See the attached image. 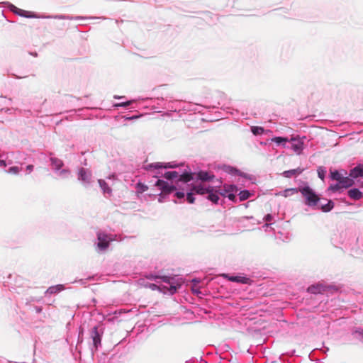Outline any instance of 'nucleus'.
Listing matches in <instances>:
<instances>
[{
	"instance_id": "obj_1",
	"label": "nucleus",
	"mask_w": 363,
	"mask_h": 363,
	"mask_svg": "<svg viewBox=\"0 0 363 363\" xmlns=\"http://www.w3.org/2000/svg\"><path fill=\"white\" fill-rule=\"evenodd\" d=\"M299 192L305 198L306 205L313 207L318 204L320 198L310 186L299 188Z\"/></svg>"
},
{
	"instance_id": "obj_2",
	"label": "nucleus",
	"mask_w": 363,
	"mask_h": 363,
	"mask_svg": "<svg viewBox=\"0 0 363 363\" xmlns=\"http://www.w3.org/2000/svg\"><path fill=\"white\" fill-rule=\"evenodd\" d=\"M346 175V172H345L344 174H342L340 172L337 170L330 171V178L333 180L338 182V183L345 189L352 186L354 184V180Z\"/></svg>"
},
{
	"instance_id": "obj_3",
	"label": "nucleus",
	"mask_w": 363,
	"mask_h": 363,
	"mask_svg": "<svg viewBox=\"0 0 363 363\" xmlns=\"http://www.w3.org/2000/svg\"><path fill=\"white\" fill-rule=\"evenodd\" d=\"M98 244L97 246L101 250H106L112 238L107 234L99 232L97 233Z\"/></svg>"
},
{
	"instance_id": "obj_4",
	"label": "nucleus",
	"mask_w": 363,
	"mask_h": 363,
	"mask_svg": "<svg viewBox=\"0 0 363 363\" xmlns=\"http://www.w3.org/2000/svg\"><path fill=\"white\" fill-rule=\"evenodd\" d=\"M155 186H158L159 189L162 191V193L160 194L161 197L163 195L166 196L167 194H170L176 189L174 186L169 185L167 182L161 179H158L156 182Z\"/></svg>"
},
{
	"instance_id": "obj_5",
	"label": "nucleus",
	"mask_w": 363,
	"mask_h": 363,
	"mask_svg": "<svg viewBox=\"0 0 363 363\" xmlns=\"http://www.w3.org/2000/svg\"><path fill=\"white\" fill-rule=\"evenodd\" d=\"M213 190V186L210 185H206L204 183H200L199 184H194L191 186V191L195 194L204 195L211 193V191Z\"/></svg>"
},
{
	"instance_id": "obj_6",
	"label": "nucleus",
	"mask_w": 363,
	"mask_h": 363,
	"mask_svg": "<svg viewBox=\"0 0 363 363\" xmlns=\"http://www.w3.org/2000/svg\"><path fill=\"white\" fill-rule=\"evenodd\" d=\"M195 174L196 175L197 179L201 180L203 183L204 182L211 181L214 178V175L213 174L206 171H200Z\"/></svg>"
},
{
	"instance_id": "obj_7",
	"label": "nucleus",
	"mask_w": 363,
	"mask_h": 363,
	"mask_svg": "<svg viewBox=\"0 0 363 363\" xmlns=\"http://www.w3.org/2000/svg\"><path fill=\"white\" fill-rule=\"evenodd\" d=\"M350 178L356 179L363 176V167L362 165H357L354 168L352 169L350 172Z\"/></svg>"
},
{
	"instance_id": "obj_8",
	"label": "nucleus",
	"mask_w": 363,
	"mask_h": 363,
	"mask_svg": "<svg viewBox=\"0 0 363 363\" xmlns=\"http://www.w3.org/2000/svg\"><path fill=\"white\" fill-rule=\"evenodd\" d=\"M78 174L79 179L86 182H89L91 177V172L84 168L79 169Z\"/></svg>"
},
{
	"instance_id": "obj_9",
	"label": "nucleus",
	"mask_w": 363,
	"mask_h": 363,
	"mask_svg": "<svg viewBox=\"0 0 363 363\" xmlns=\"http://www.w3.org/2000/svg\"><path fill=\"white\" fill-rule=\"evenodd\" d=\"M291 147L296 152H297L298 154H300L301 150H303V142H301L299 140L292 138L291 139Z\"/></svg>"
},
{
	"instance_id": "obj_10",
	"label": "nucleus",
	"mask_w": 363,
	"mask_h": 363,
	"mask_svg": "<svg viewBox=\"0 0 363 363\" xmlns=\"http://www.w3.org/2000/svg\"><path fill=\"white\" fill-rule=\"evenodd\" d=\"M324 291L325 286L322 284L312 285L308 288V291L314 294H321Z\"/></svg>"
},
{
	"instance_id": "obj_11",
	"label": "nucleus",
	"mask_w": 363,
	"mask_h": 363,
	"mask_svg": "<svg viewBox=\"0 0 363 363\" xmlns=\"http://www.w3.org/2000/svg\"><path fill=\"white\" fill-rule=\"evenodd\" d=\"M348 196L354 200H359L362 197V193L358 189H352L348 191Z\"/></svg>"
},
{
	"instance_id": "obj_12",
	"label": "nucleus",
	"mask_w": 363,
	"mask_h": 363,
	"mask_svg": "<svg viewBox=\"0 0 363 363\" xmlns=\"http://www.w3.org/2000/svg\"><path fill=\"white\" fill-rule=\"evenodd\" d=\"M64 289V286L62 284H58L56 286H52L49 287L46 291V294H55L60 292Z\"/></svg>"
},
{
	"instance_id": "obj_13",
	"label": "nucleus",
	"mask_w": 363,
	"mask_h": 363,
	"mask_svg": "<svg viewBox=\"0 0 363 363\" xmlns=\"http://www.w3.org/2000/svg\"><path fill=\"white\" fill-rule=\"evenodd\" d=\"M92 337L94 345L96 347H97L98 345L101 343V337L96 327H94L92 330Z\"/></svg>"
},
{
	"instance_id": "obj_14",
	"label": "nucleus",
	"mask_w": 363,
	"mask_h": 363,
	"mask_svg": "<svg viewBox=\"0 0 363 363\" xmlns=\"http://www.w3.org/2000/svg\"><path fill=\"white\" fill-rule=\"evenodd\" d=\"M207 199L209 201H211V202H213V203H216V204L218 203L220 198L217 194V191L215 189L214 187H213V190L211 191V193L208 194Z\"/></svg>"
},
{
	"instance_id": "obj_15",
	"label": "nucleus",
	"mask_w": 363,
	"mask_h": 363,
	"mask_svg": "<svg viewBox=\"0 0 363 363\" xmlns=\"http://www.w3.org/2000/svg\"><path fill=\"white\" fill-rule=\"evenodd\" d=\"M194 174L188 173V172L183 173L181 175L179 174L178 181L182 182L184 183H187L194 179V177H193Z\"/></svg>"
},
{
	"instance_id": "obj_16",
	"label": "nucleus",
	"mask_w": 363,
	"mask_h": 363,
	"mask_svg": "<svg viewBox=\"0 0 363 363\" xmlns=\"http://www.w3.org/2000/svg\"><path fill=\"white\" fill-rule=\"evenodd\" d=\"M223 277H227L229 281L238 282V283L246 284L248 280L247 278L242 277H229L227 274H223Z\"/></svg>"
},
{
	"instance_id": "obj_17",
	"label": "nucleus",
	"mask_w": 363,
	"mask_h": 363,
	"mask_svg": "<svg viewBox=\"0 0 363 363\" xmlns=\"http://www.w3.org/2000/svg\"><path fill=\"white\" fill-rule=\"evenodd\" d=\"M99 184L101 188L102 189L104 194H108L109 195L111 194V189L108 186V185L104 180L99 179Z\"/></svg>"
},
{
	"instance_id": "obj_18",
	"label": "nucleus",
	"mask_w": 363,
	"mask_h": 363,
	"mask_svg": "<svg viewBox=\"0 0 363 363\" xmlns=\"http://www.w3.org/2000/svg\"><path fill=\"white\" fill-rule=\"evenodd\" d=\"M302 172H303V169L298 168V169L285 171L283 174H284V177H291L292 176H295V175L301 174Z\"/></svg>"
},
{
	"instance_id": "obj_19",
	"label": "nucleus",
	"mask_w": 363,
	"mask_h": 363,
	"mask_svg": "<svg viewBox=\"0 0 363 363\" xmlns=\"http://www.w3.org/2000/svg\"><path fill=\"white\" fill-rule=\"evenodd\" d=\"M299 192V188H290L285 189L282 193L281 195L284 197H288L289 196H292L294 194H297Z\"/></svg>"
},
{
	"instance_id": "obj_20",
	"label": "nucleus",
	"mask_w": 363,
	"mask_h": 363,
	"mask_svg": "<svg viewBox=\"0 0 363 363\" xmlns=\"http://www.w3.org/2000/svg\"><path fill=\"white\" fill-rule=\"evenodd\" d=\"M164 177L168 180H172L176 178H179V173L176 171L167 172Z\"/></svg>"
},
{
	"instance_id": "obj_21",
	"label": "nucleus",
	"mask_w": 363,
	"mask_h": 363,
	"mask_svg": "<svg viewBox=\"0 0 363 363\" xmlns=\"http://www.w3.org/2000/svg\"><path fill=\"white\" fill-rule=\"evenodd\" d=\"M333 207L334 203L331 200H329L327 204L321 206L320 209L323 212H329L333 208Z\"/></svg>"
},
{
	"instance_id": "obj_22",
	"label": "nucleus",
	"mask_w": 363,
	"mask_h": 363,
	"mask_svg": "<svg viewBox=\"0 0 363 363\" xmlns=\"http://www.w3.org/2000/svg\"><path fill=\"white\" fill-rule=\"evenodd\" d=\"M251 131L255 135H262L264 133V128L260 126H252Z\"/></svg>"
},
{
	"instance_id": "obj_23",
	"label": "nucleus",
	"mask_w": 363,
	"mask_h": 363,
	"mask_svg": "<svg viewBox=\"0 0 363 363\" xmlns=\"http://www.w3.org/2000/svg\"><path fill=\"white\" fill-rule=\"evenodd\" d=\"M250 196V193L247 190L241 191L239 194V198L241 201L247 199Z\"/></svg>"
},
{
	"instance_id": "obj_24",
	"label": "nucleus",
	"mask_w": 363,
	"mask_h": 363,
	"mask_svg": "<svg viewBox=\"0 0 363 363\" xmlns=\"http://www.w3.org/2000/svg\"><path fill=\"white\" fill-rule=\"evenodd\" d=\"M21 169L17 166L11 167L7 172L12 174H18L21 172Z\"/></svg>"
},
{
	"instance_id": "obj_25",
	"label": "nucleus",
	"mask_w": 363,
	"mask_h": 363,
	"mask_svg": "<svg viewBox=\"0 0 363 363\" xmlns=\"http://www.w3.org/2000/svg\"><path fill=\"white\" fill-rule=\"evenodd\" d=\"M194 191L188 192L186 194V200L189 203H194L195 202V197L194 196Z\"/></svg>"
},
{
	"instance_id": "obj_26",
	"label": "nucleus",
	"mask_w": 363,
	"mask_h": 363,
	"mask_svg": "<svg viewBox=\"0 0 363 363\" xmlns=\"http://www.w3.org/2000/svg\"><path fill=\"white\" fill-rule=\"evenodd\" d=\"M155 168H174L176 167V165L170 164V163H167L165 165H162L160 163L157 162L154 164Z\"/></svg>"
},
{
	"instance_id": "obj_27",
	"label": "nucleus",
	"mask_w": 363,
	"mask_h": 363,
	"mask_svg": "<svg viewBox=\"0 0 363 363\" xmlns=\"http://www.w3.org/2000/svg\"><path fill=\"white\" fill-rule=\"evenodd\" d=\"M52 164L55 166V169H59L63 164L62 162L57 159H51Z\"/></svg>"
},
{
	"instance_id": "obj_28",
	"label": "nucleus",
	"mask_w": 363,
	"mask_h": 363,
	"mask_svg": "<svg viewBox=\"0 0 363 363\" xmlns=\"http://www.w3.org/2000/svg\"><path fill=\"white\" fill-rule=\"evenodd\" d=\"M325 173H326V171L323 167H320L318 169V175L320 179L324 180Z\"/></svg>"
},
{
	"instance_id": "obj_29",
	"label": "nucleus",
	"mask_w": 363,
	"mask_h": 363,
	"mask_svg": "<svg viewBox=\"0 0 363 363\" xmlns=\"http://www.w3.org/2000/svg\"><path fill=\"white\" fill-rule=\"evenodd\" d=\"M341 188H343L342 186V185L340 184H334V185H331L330 186V189L333 191H338L339 189H340Z\"/></svg>"
},
{
	"instance_id": "obj_30",
	"label": "nucleus",
	"mask_w": 363,
	"mask_h": 363,
	"mask_svg": "<svg viewBox=\"0 0 363 363\" xmlns=\"http://www.w3.org/2000/svg\"><path fill=\"white\" fill-rule=\"evenodd\" d=\"M272 140L276 142L277 144H280L281 142H286L287 139L281 137H276Z\"/></svg>"
},
{
	"instance_id": "obj_31",
	"label": "nucleus",
	"mask_w": 363,
	"mask_h": 363,
	"mask_svg": "<svg viewBox=\"0 0 363 363\" xmlns=\"http://www.w3.org/2000/svg\"><path fill=\"white\" fill-rule=\"evenodd\" d=\"M158 278L161 279L162 280V281H164V282H166L168 284L171 283L170 281L172 279L169 277L163 276V277H159Z\"/></svg>"
},
{
	"instance_id": "obj_32",
	"label": "nucleus",
	"mask_w": 363,
	"mask_h": 363,
	"mask_svg": "<svg viewBox=\"0 0 363 363\" xmlns=\"http://www.w3.org/2000/svg\"><path fill=\"white\" fill-rule=\"evenodd\" d=\"M235 190H236V186H233V185H230L227 187V189H225V191L226 192H230V191H234Z\"/></svg>"
},
{
	"instance_id": "obj_33",
	"label": "nucleus",
	"mask_w": 363,
	"mask_h": 363,
	"mask_svg": "<svg viewBox=\"0 0 363 363\" xmlns=\"http://www.w3.org/2000/svg\"><path fill=\"white\" fill-rule=\"evenodd\" d=\"M175 196L178 199H183L184 197V193L178 191L175 194Z\"/></svg>"
},
{
	"instance_id": "obj_34",
	"label": "nucleus",
	"mask_w": 363,
	"mask_h": 363,
	"mask_svg": "<svg viewBox=\"0 0 363 363\" xmlns=\"http://www.w3.org/2000/svg\"><path fill=\"white\" fill-rule=\"evenodd\" d=\"M138 185L139 186H140V189L142 191H145L148 189V187L145 184H142L139 183Z\"/></svg>"
},
{
	"instance_id": "obj_35",
	"label": "nucleus",
	"mask_w": 363,
	"mask_h": 363,
	"mask_svg": "<svg viewBox=\"0 0 363 363\" xmlns=\"http://www.w3.org/2000/svg\"><path fill=\"white\" fill-rule=\"evenodd\" d=\"M228 198L231 201H234L235 199V195L233 194H229L228 195Z\"/></svg>"
},
{
	"instance_id": "obj_36",
	"label": "nucleus",
	"mask_w": 363,
	"mask_h": 363,
	"mask_svg": "<svg viewBox=\"0 0 363 363\" xmlns=\"http://www.w3.org/2000/svg\"><path fill=\"white\" fill-rule=\"evenodd\" d=\"M7 166V164L5 160H0V167H6Z\"/></svg>"
},
{
	"instance_id": "obj_37",
	"label": "nucleus",
	"mask_w": 363,
	"mask_h": 363,
	"mask_svg": "<svg viewBox=\"0 0 363 363\" xmlns=\"http://www.w3.org/2000/svg\"><path fill=\"white\" fill-rule=\"evenodd\" d=\"M26 169L28 171V172L30 173V172L33 171V165L32 164H29L26 167Z\"/></svg>"
},
{
	"instance_id": "obj_38",
	"label": "nucleus",
	"mask_w": 363,
	"mask_h": 363,
	"mask_svg": "<svg viewBox=\"0 0 363 363\" xmlns=\"http://www.w3.org/2000/svg\"><path fill=\"white\" fill-rule=\"evenodd\" d=\"M170 291H171V292H172V293L175 292V291H177V287H176V286H174L171 285V286H170Z\"/></svg>"
},
{
	"instance_id": "obj_39",
	"label": "nucleus",
	"mask_w": 363,
	"mask_h": 363,
	"mask_svg": "<svg viewBox=\"0 0 363 363\" xmlns=\"http://www.w3.org/2000/svg\"><path fill=\"white\" fill-rule=\"evenodd\" d=\"M25 13H26V11L23 10H20V12H18L19 15L26 16Z\"/></svg>"
},
{
	"instance_id": "obj_40",
	"label": "nucleus",
	"mask_w": 363,
	"mask_h": 363,
	"mask_svg": "<svg viewBox=\"0 0 363 363\" xmlns=\"http://www.w3.org/2000/svg\"><path fill=\"white\" fill-rule=\"evenodd\" d=\"M165 195H163L162 197L160 196L159 202H162L163 201V199L164 198Z\"/></svg>"
},
{
	"instance_id": "obj_41",
	"label": "nucleus",
	"mask_w": 363,
	"mask_h": 363,
	"mask_svg": "<svg viewBox=\"0 0 363 363\" xmlns=\"http://www.w3.org/2000/svg\"><path fill=\"white\" fill-rule=\"evenodd\" d=\"M129 104H130V102H128V103L125 104L123 106H125L129 105Z\"/></svg>"
},
{
	"instance_id": "obj_42",
	"label": "nucleus",
	"mask_w": 363,
	"mask_h": 363,
	"mask_svg": "<svg viewBox=\"0 0 363 363\" xmlns=\"http://www.w3.org/2000/svg\"><path fill=\"white\" fill-rule=\"evenodd\" d=\"M21 281V279H20V280H18H18H16V284H18V283L19 281Z\"/></svg>"
}]
</instances>
